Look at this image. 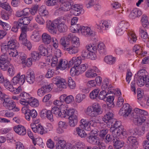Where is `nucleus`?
Masks as SVG:
<instances>
[{"label": "nucleus", "mask_w": 149, "mask_h": 149, "mask_svg": "<svg viewBox=\"0 0 149 149\" xmlns=\"http://www.w3.org/2000/svg\"><path fill=\"white\" fill-rule=\"evenodd\" d=\"M66 22V19L64 17L56 19L53 22L48 20L46 22V26L48 31L52 34L56 33L57 29L60 32H63L65 31L67 29Z\"/></svg>", "instance_id": "obj_1"}, {"label": "nucleus", "mask_w": 149, "mask_h": 149, "mask_svg": "<svg viewBox=\"0 0 149 149\" xmlns=\"http://www.w3.org/2000/svg\"><path fill=\"white\" fill-rule=\"evenodd\" d=\"M148 115V112L145 110L135 108L134 110L132 117L134 118L133 121L136 125H141L146 119L145 116Z\"/></svg>", "instance_id": "obj_2"}, {"label": "nucleus", "mask_w": 149, "mask_h": 149, "mask_svg": "<svg viewBox=\"0 0 149 149\" xmlns=\"http://www.w3.org/2000/svg\"><path fill=\"white\" fill-rule=\"evenodd\" d=\"M86 114L91 117H95L102 113L100 104L97 103H94L92 106H89L86 111Z\"/></svg>", "instance_id": "obj_3"}, {"label": "nucleus", "mask_w": 149, "mask_h": 149, "mask_svg": "<svg viewBox=\"0 0 149 149\" xmlns=\"http://www.w3.org/2000/svg\"><path fill=\"white\" fill-rule=\"evenodd\" d=\"M8 56L14 58L15 62L20 64L21 63L24 62L25 59L27 58L26 55L23 52L19 53L16 49H11L8 54Z\"/></svg>", "instance_id": "obj_4"}, {"label": "nucleus", "mask_w": 149, "mask_h": 149, "mask_svg": "<svg viewBox=\"0 0 149 149\" xmlns=\"http://www.w3.org/2000/svg\"><path fill=\"white\" fill-rule=\"evenodd\" d=\"M132 109L130 104L128 103L124 104L123 107L120 109L119 114L124 117H128L130 119L132 117L134 110L132 111Z\"/></svg>", "instance_id": "obj_5"}, {"label": "nucleus", "mask_w": 149, "mask_h": 149, "mask_svg": "<svg viewBox=\"0 0 149 149\" xmlns=\"http://www.w3.org/2000/svg\"><path fill=\"white\" fill-rule=\"evenodd\" d=\"M88 65L87 63L79 65L78 66H76V67L74 66L70 70V74L72 76L78 75L85 72L88 68Z\"/></svg>", "instance_id": "obj_6"}, {"label": "nucleus", "mask_w": 149, "mask_h": 149, "mask_svg": "<svg viewBox=\"0 0 149 149\" xmlns=\"http://www.w3.org/2000/svg\"><path fill=\"white\" fill-rule=\"evenodd\" d=\"M81 123L82 127L85 128L86 131H90L91 130V126L93 127H95L97 125V123L95 122V119L91 118V120L88 121L86 119H82L80 121Z\"/></svg>", "instance_id": "obj_7"}, {"label": "nucleus", "mask_w": 149, "mask_h": 149, "mask_svg": "<svg viewBox=\"0 0 149 149\" xmlns=\"http://www.w3.org/2000/svg\"><path fill=\"white\" fill-rule=\"evenodd\" d=\"M25 76L24 74L21 75L20 72H19L16 76L14 77L11 81L13 85L21 86L22 85L25 81Z\"/></svg>", "instance_id": "obj_8"}, {"label": "nucleus", "mask_w": 149, "mask_h": 149, "mask_svg": "<svg viewBox=\"0 0 149 149\" xmlns=\"http://www.w3.org/2000/svg\"><path fill=\"white\" fill-rule=\"evenodd\" d=\"M53 85L52 84H46L39 88L37 91V94L38 96L42 97L45 94L50 92L52 89Z\"/></svg>", "instance_id": "obj_9"}, {"label": "nucleus", "mask_w": 149, "mask_h": 149, "mask_svg": "<svg viewBox=\"0 0 149 149\" xmlns=\"http://www.w3.org/2000/svg\"><path fill=\"white\" fill-rule=\"evenodd\" d=\"M112 24L111 21L109 20L100 21L96 24L98 29L101 31L109 30Z\"/></svg>", "instance_id": "obj_10"}, {"label": "nucleus", "mask_w": 149, "mask_h": 149, "mask_svg": "<svg viewBox=\"0 0 149 149\" xmlns=\"http://www.w3.org/2000/svg\"><path fill=\"white\" fill-rule=\"evenodd\" d=\"M53 139L54 141H58L56 144V149H69L70 146L67 145L65 141L61 139L60 137L56 135Z\"/></svg>", "instance_id": "obj_11"}, {"label": "nucleus", "mask_w": 149, "mask_h": 149, "mask_svg": "<svg viewBox=\"0 0 149 149\" xmlns=\"http://www.w3.org/2000/svg\"><path fill=\"white\" fill-rule=\"evenodd\" d=\"M11 58L8 54H2L0 56V68L2 70H5L8 65L7 63L11 60Z\"/></svg>", "instance_id": "obj_12"}, {"label": "nucleus", "mask_w": 149, "mask_h": 149, "mask_svg": "<svg viewBox=\"0 0 149 149\" xmlns=\"http://www.w3.org/2000/svg\"><path fill=\"white\" fill-rule=\"evenodd\" d=\"M52 81V82L59 88H65L66 87L67 83L65 80L61 78L59 76L53 78Z\"/></svg>", "instance_id": "obj_13"}, {"label": "nucleus", "mask_w": 149, "mask_h": 149, "mask_svg": "<svg viewBox=\"0 0 149 149\" xmlns=\"http://www.w3.org/2000/svg\"><path fill=\"white\" fill-rule=\"evenodd\" d=\"M100 71L96 66H93L88 69L85 72L86 76L88 78H93L99 74Z\"/></svg>", "instance_id": "obj_14"}, {"label": "nucleus", "mask_w": 149, "mask_h": 149, "mask_svg": "<svg viewBox=\"0 0 149 149\" xmlns=\"http://www.w3.org/2000/svg\"><path fill=\"white\" fill-rule=\"evenodd\" d=\"M79 34L86 37L93 36L95 35L94 32L90 27L84 26H82L81 28Z\"/></svg>", "instance_id": "obj_15"}, {"label": "nucleus", "mask_w": 149, "mask_h": 149, "mask_svg": "<svg viewBox=\"0 0 149 149\" xmlns=\"http://www.w3.org/2000/svg\"><path fill=\"white\" fill-rule=\"evenodd\" d=\"M61 4L60 8L58 9L59 11H67L71 8L73 5V2L72 0L65 1L61 2Z\"/></svg>", "instance_id": "obj_16"}, {"label": "nucleus", "mask_w": 149, "mask_h": 149, "mask_svg": "<svg viewBox=\"0 0 149 149\" xmlns=\"http://www.w3.org/2000/svg\"><path fill=\"white\" fill-rule=\"evenodd\" d=\"M71 13L72 14L75 16H78L84 13V10L82 6L79 4H74L71 8Z\"/></svg>", "instance_id": "obj_17"}, {"label": "nucleus", "mask_w": 149, "mask_h": 149, "mask_svg": "<svg viewBox=\"0 0 149 149\" xmlns=\"http://www.w3.org/2000/svg\"><path fill=\"white\" fill-rule=\"evenodd\" d=\"M114 122V124L111 125V127L110 128V131L112 133V136L115 135L116 133L119 129H120L121 127V122L120 121H116V120L114 119L113 122Z\"/></svg>", "instance_id": "obj_18"}, {"label": "nucleus", "mask_w": 149, "mask_h": 149, "mask_svg": "<svg viewBox=\"0 0 149 149\" xmlns=\"http://www.w3.org/2000/svg\"><path fill=\"white\" fill-rule=\"evenodd\" d=\"M87 141L89 143L98 146L100 147L102 146L104 144L100 140L97 139V137L93 136H90L88 137Z\"/></svg>", "instance_id": "obj_19"}, {"label": "nucleus", "mask_w": 149, "mask_h": 149, "mask_svg": "<svg viewBox=\"0 0 149 149\" xmlns=\"http://www.w3.org/2000/svg\"><path fill=\"white\" fill-rule=\"evenodd\" d=\"M3 100V106L8 110L11 109L13 107H14V104L13 103L15 102L11 101L10 98L8 97L7 95L4 97V99L2 100Z\"/></svg>", "instance_id": "obj_20"}, {"label": "nucleus", "mask_w": 149, "mask_h": 149, "mask_svg": "<svg viewBox=\"0 0 149 149\" xmlns=\"http://www.w3.org/2000/svg\"><path fill=\"white\" fill-rule=\"evenodd\" d=\"M77 116L78 113L77 111L69 117V124L70 126L74 127L76 125L78 121Z\"/></svg>", "instance_id": "obj_21"}, {"label": "nucleus", "mask_w": 149, "mask_h": 149, "mask_svg": "<svg viewBox=\"0 0 149 149\" xmlns=\"http://www.w3.org/2000/svg\"><path fill=\"white\" fill-rule=\"evenodd\" d=\"M26 80L30 84H32L34 82V74L33 71L31 69H29L27 72Z\"/></svg>", "instance_id": "obj_22"}, {"label": "nucleus", "mask_w": 149, "mask_h": 149, "mask_svg": "<svg viewBox=\"0 0 149 149\" xmlns=\"http://www.w3.org/2000/svg\"><path fill=\"white\" fill-rule=\"evenodd\" d=\"M82 61L81 56H74L70 61L69 63V67L72 66L74 64V66H78L81 63Z\"/></svg>", "instance_id": "obj_23"}, {"label": "nucleus", "mask_w": 149, "mask_h": 149, "mask_svg": "<svg viewBox=\"0 0 149 149\" xmlns=\"http://www.w3.org/2000/svg\"><path fill=\"white\" fill-rule=\"evenodd\" d=\"M15 132L20 135H24L26 133V130L24 127L21 125H18L13 127Z\"/></svg>", "instance_id": "obj_24"}, {"label": "nucleus", "mask_w": 149, "mask_h": 149, "mask_svg": "<svg viewBox=\"0 0 149 149\" xmlns=\"http://www.w3.org/2000/svg\"><path fill=\"white\" fill-rule=\"evenodd\" d=\"M68 66L69 67V63L67 60L60 59L56 67L63 70H65Z\"/></svg>", "instance_id": "obj_25"}, {"label": "nucleus", "mask_w": 149, "mask_h": 149, "mask_svg": "<svg viewBox=\"0 0 149 149\" xmlns=\"http://www.w3.org/2000/svg\"><path fill=\"white\" fill-rule=\"evenodd\" d=\"M77 110L72 108L64 110L63 112H61V116L60 117L65 118L67 116L70 117Z\"/></svg>", "instance_id": "obj_26"}, {"label": "nucleus", "mask_w": 149, "mask_h": 149, "mask_svg": "<svg viewBox=\"0 0 149 149\" xmlns=\"http://www.w3.org/2000/svg\"><path fill=\"white\" fill-rule=\"evenodd\" d=\"M127 139L131 145L132 149H136L138 148L139 143L136 137L130 136Z\"/></svg>", "instance_id": "obj_27"}, {"label": "nucleus", "mask_w": 149, "mask_h": 149, "mask_svg": "<svg viewBox=\"0 0 149 149\" xmlns=\"http://www.w3.org/2000/svg\"><path fill=\"white\" fill-rule=\"evenodd\" d=\"M33 19V17L31 16H30L28 17H23L20 18L18 22L19 24H20L21 26H23L22 25H27L29 24L30 21Z\"/></svg>", "instance_id": "obj_28"}, {"label": "nucleus", "mask_w": 149, "mask_h": 149, "mask_svg": "<svg viewBox=\"0 0 149 149\" xmlns=\"http://www.w3.org/2000/svg\"><path fill=\"white\" fill-rule=\"evenodd\" d=\"M61 100H63L66 104H69L71 103L74 100V97L72 95H70L67 96L65 94L61 95Z\"/></svg>", "instance_id": "obj_29"}, {"label": "nucleus", "mask_w": 149, "mask_h": 149, "mask_svg": "<svg viewBox=\"0 0 149 149\" xmlns=\"http://www.w3.org/2000/svg\"><path fill=\"white\" fill-rule=\"evenodd\" d=\"M142 14L141 10L138 9H134L131 12L129 15V17L131 19H134L140 16Z\"/></svg>", "instance_id": "obj_30"}, {"label": "nucleus", "mask_w": 149, "mask_h": 149, "mask_svg": "<svg viewBox=\"0 0 149 149\" xmlns=\"http://www.w3.org/2000/svg\"><path fill=\"white\" fill-rule=\"evenodd\" d=\"M79 47L70 44V43L68 47L65 50L70 54H75L77 53L79 51Z\"/></svg>", "instance_id": "obj_31"}, {"label": "nucleus", "mask_w": 149, "mask_h": 149, "mask_svg": "<svg viewBox=\"0 0 149 149\" xmlns=\"http://www.w3.org/2000/svg\"><path fill=\"white\" fill-rule=\"evenodd\" d=\"M121 135L125 137H126L127 136L126 130L123 128V127H121L119 129L116 133L115 135H113L112 137L113 138L120 137Z\"/></svg>", "instance_id": "obj_32"}, {"label": "nucleus", "mask_w": 149, "mask_h": 149, "mask_svg": "<svg viewBox=\"0 0 149 149\" xmlns=\"http://www.w3.org/2000/svg\"><path fill=\"white\" fill-rule=\"evenodd\" d=\"M42 42L45 45H48L52 41V38L47 33H44L41 36Z\"/></svg>", "instance_id": "obj_33"}, {"label": "nucleus", "mask_w": 149, "mask_h": 149, "mask_svg": "<svg viewBox=\"0 0 149 149\" xmlns=\"http://www.w3.org/2000/svg\"><path fill=\"white\" fill-rule=\"evenodd\" d=\"M113 114L112 112H107L103 118V121L107 123H111L112 124L113 123V122L114 119L113 118Z\"/></svg>", "instance_id": "obj_34"}, {"label": "nucleus", "mask_w": 149, "mask_h": 149, "mask_svg": "<svg viewBox=\"0 0 149 149\" xmlns=\"http://www.w3.org/2000/svg\"><path fill=\"white\" fill-rule=\"evenodd\" d=\"M7 66L5 70H2L6 71L8 70L7 72L8 75L10 77H13L15 73V70L14 66L11 64H9L6 65Z\"/></svg>", "instance_id": "obj_35"}, {"label": "nucleus", "mask_w": 149, "mask_h": 149, "mask_svg": "<svg viewBox=\"0 0 149 149\" xmlns=\"http://www.w3.org/2000/svg\"><path fill=\"white\" fill-rule=\"evenodd\" d=\"M21 33L19 37V40L22 42H24L26 41V32L27 28L26 26H22L21 28Z\"/></svg>", "instance_id": "obj_36"}, {"label": "nucleus", "mask_w": 149, "mask_h": 149, "mask_svg": "<svg viewBox=\"0 0 149 149\" xmlns=\"http://www.w3.org/2000/svg\"><path fill=\"white\" fill-rule=\"evenodd\" d=\"M119 138L116 137L113 138V146L116 149L121 148L124 145V142L123 141H120L118 140Z\"/></svg>", "instance_id": "obj_37"}, {"label": "nucleus", "mask_w": 149, "mask_h": 149, "mask_svg": "<svg viewBox=\"0 0 149 149\" xmlns=\"http://www.w3.org/2000/svg\"><path fill=\"white\" fill-rule=\"evenodd\" d=\"M127 35L128 41L130 43H133L136 42L137 40L136 36L133 31H129Z\"/></svg>", "instance_id": "obj_38"}, {"label": "nucleus", "mask_w": 149, "mask_h": 149, "mask_svg": "<svg viewBox=\"0 0 149 149\" xmlns=\"http://www.w3.org/2000/svg\"><path fill=\"white\" fill-rule=\"evenodd\" d=\"M139 33L143 40L145 42H147L149 40V36L146 30L143 29L142 28H140Z\"/></svg>", "instance_id": "obj_39"}, {"label": "nucleus", "mask_w": 149, "mask_h": 149, "mask_svg": "<svg viewBox=\"0 0 149 149\" xmlns=\"http://www.w3.org/2000/svg\"><path fill=\"white\" fill-rule=\"evenodd\" d=\"M83 129L85 128L82 127L81 123L80 126L76 128V132L78 135L81 138H85L87 136V134Z\"/></svg>", "instance_id": "obj_40"}, {"label": "nucleus", "mask_w": 149, "mask_h": 149, "mask_svg": "<svg viewBox=\"0 0 149 149\" xmlns=\"http://www.w3.org/2000/svg\"><path fill=\"white\" fill-rule=\"evenodd\" d=\"M97 50L101 54H105L106 52V47L104 44L102 42H100L98 43Z\"/></svg>", "instance_id": "obj_41"}, {"label": "nucleus", "mask_w": 149, "mask_h": 149, "mask_svg": "<svg viewBox=\"0 0 149 149\" xmlns=\"http://www.w3.org/2000/svg\"><path fill=\"white\" fill-rule=\"evenodd\" d=\"M116 58L111 55L107 56L104 58L105 62L109 65H113L116 62Z\"/></svg>", "instance_id": "obj_42"}, {"label": "nucleus", "mask_w": 149, "mask_h": 149, "mask_svg": "<svg viewBox=\"0 0 149 149\" xmlns=\"http://www.w3.org/2000/svg\"><path fill=\"white\" fill-rule=\"evenodd\" d=\"M7 44L11 49H16L19 46V44L17 41L13 39L9 40Z\"/></svg>", "instance_id": "obj_43"}, {"label": "nucleus", "mask_w": 149, "mask_h": 149, "mask_svg": "<svg viewBox=\"0 0 149 149\" xmlns=\"http://www.w3.org/2000/svg\"><path fill=\"white\" fill-rule=\"evenodd\" d=\"M141 22L144 28L146 29L149 28V22L147 16L143 15L142 17Z\"/></svg>", "instance_id": "obj_44"}, {"label": "nucleus", "mask_w": 149, "mask_h": 149, "mask_svg": "<svg viewBox=\"0 0 149 149\" xmlns=\"http://www.w3.org/2000/svg\"><path fill=\"white\" fill-rule=\"evenodd\" d=\"M130 26L129 23L127 21L123 20L120 22L118 24V26L126 31Z\"/></svg>", "instance_id": "obj_45"}, {"label": "nucleus", "mask_w": 149, "mask_h": 149, "mask_svg": "<svg viewBox=\"0 0 149 149\" xmlns=\"http://www.w3.org/2000/svg\"><path fill=\"white\" fill-rule=\"evenodd\" d=\"M40 35L39 32L38 31H33L31 36V40L34 42H38L39 40Z\"/></svg>", "instance_id": "obj_46"}, {"label": "nucleus", "mask_w": 149, "mask_h": 149, "mask_svg": "<svg viewBox=\"0 0 149 149\" xmlns=\"http://www.w3.org/2000/svg\"><path fill=\"white\" fill-rule=\"evenodd\" d=\"M82 26L78 24L72 25L70 27V31L73 33L77 32L79 33V31L81 30Z\"/></svg>", "instance_id": "obj_47"}, {"label": "nucleus", "mask_w": 149, "mask_h": 149, "mask_svg": "<svg viewBox=\"0 0 149 149\" xmlns=\"http://www.w3.org/2000/svg\"><path fill=\"white\" fill-rule=\"evenodd\" d=\"M148 73L147 71L145 69H143L139 70L137 74H136L135 76L140 77L141 78H146L148 77Z\"/></svg>", "instance_id": "obj_48"}, {"label": "nucleus", "mask_w": 149, "mask_h": 149, "mask_svg": "<svg viewBox=\"0 0 149 149\" xmlns=\"http://www.w3.org/2000/svg\"><path fill=\"white\" fill-rule=\"evenodd\" d=\"M39 15L41 16H46L48 15V12L46 9L45 6H42L39 9Z\"/></svg>", "instance_id": "obj_49"}, {"label": "nucleus", "mask_w": 149, "mask_h": 149, "mask_svg": "<svg viewBox=\"0 0 149 149\" xmlns=\"http://www.w3.org/2000/svg\"><path fill=\"white\" fill-rule=\"evenodd\" d=\"M38 49L42 56H45L47 54L48 50L44 45H40L38 47Z\"/></svg>", "instance_id": "obj_50"}, {"label": "nucleus", "mask_w": 149, "mask_h": 149, "mask_svg": "<svg viewBox=\"0 0 149 149\" xmlns=\"http://www.w3.org/2000/svg\"><path fill=\"white\" fill-rule=\"evenodd\" d=\"M30 105L33 107H36L39 106V103L38 100L33 97H31L29 101Z\"/></svg>", "instance_id": "obj_51"}, {"label": "nucleus", "mask_w": 149, "mask_h": 149, "mask_svg": "<svg viewBox=\"0 0 149 149\" xmlns=\"http://www.w3.org/2000/svg\"><path fill=\"white\" fill-rule=\"evenodd\" d=\"M11 50L8 44L7 45L2 44L1 46V51L4 54H8Z\"/></svg>", "instance_id": "obj_52"}, {"label": "nucleus", "mask_w": 149, "mask_h": 149, "mask_svg": "<svg viewBox=\"0 0 149 149\" xmlns=\"http://www.w3.org/2000/svg\"><path fill=\"white\" fill-rule=\"evenodd\" d=\"M35 21L38 24L40 25H43L45 23V21L41 16L40 15H38L35 16L34 17Z\"/></svg>", "instance_id": "obj_53"}, {"label": "nucleus", "mask_w": 149, "mask_h": 149, "mask_svg": "<svg viewBox=\"0 0 149 149\" xmlns=\"http://www.w3.org/2000/svg\"><path fill=\"white\" fill-rule=\"evenodd\" d=\"M4 86L6 88L10 91H13V86L10 84L9 80L7 79H4L3 81Z\"/></svg>", "instance_id": "obj_54"}, {"label": "nucleus", "mask_w": 149, "mask_h": 149, "mask_svg": "<svg viewBox=\"0 0 149 149\" xmlns=\"http://www.w3.org/2000/svg\"><path fill=\"white\" fill-rule=\"evenodd\" d=\"M86 96L85 95L79 93L76 95L75 97V101L77 103L81 102L85 98Z\"/></svg>", "instance_id": "obj_55"}, {"label": "nucleus", "mask_w": 149, "mask_h": 149, "mask_svg": "<svg viewBox=\"0 0 149 149\" xmlns=\"http://www.w3.org/2000/svg\"><path fill=\"white\" fill-rule=\"evenodd\" d=\"M100 91L99 88L95 89L93 90L90 94V97L91 99H94L97 97Z\"/></svg>", "instance_id": "obj_56"}, {"label": "nucleus", "mask_w": 149, "mask_h": 149, "mask_svg": "<svg viewBox=\"0 0 149 149\" xmlns=\"http://www.w3.org/2000/svg\"><path fill=\"white\" fill-rule=\"evenodd\" d=\"M52 113L54 114L56 116L58 117H60L61 116V111L59 108L57 107H54L51 110Z\"/></svg>", "instance_id": "obj_57"}, {"label": "nucleus", "mask_w": 149, "mask_h": 149, "mask_svg": "<svg viewBox=\"0 0 149 149\" xmlns=\"http://www.w3.org/2000/svg\"><path fill=\"white\" fill-rule=\"evenodd\" d=\"M68 84L69 87L71 89H74L76 87V84L72 77H69L68 78Z\"/></svg>", "instance_id": "obj_58"}, {"label": "nucleus", "mask_w": 149, "mask_h": 149, "mask_svg": "<svg viewBox=\"0 0 149 149\" xmlns=\"http://www.w3.org/2000/svg\"><path fill=\"white\" fill-rule=\"evenodd\" d=\"M21 99L24 100H29L31 98L30 95L26 93L23 92L21 93L19 95Z\"/></svg>", "instance_id": "obj_59"}, {"label": "nucleus", "mask_w": 149, "mask_h": 149, "mask_svg": "<svg viewBox=\"0 0 149 149\" xmlns=\"http://www.w3.org/2000/svg\"><path fill=\"white\" fill-rule=\"evenodd\" d=\"M114 100V96L113 95L108 96L106 99V102L108 105H109V107H111L114 104L113 100Z\"/></svg>", "instance_id": "obj_60"}, {"label": "nucleus", "mask_w": 149, "mask_h": 149, "mask_svg": "<svg viewBox=\"0 0 149 149\" xmlns=\"http://www.w3.org/2000/svg\"><path fill=\"white\" fill-rule=\"evenodd\" d=\"M71 45L79 47L80 45L79 38L76 36L72 37Z\"/></svg>", "instance_id": "obj_61"}, {"label": "nucleus", "mask_w": 149, "mask_h": 149, "mask_svg": "<svg viewBox=\"0 0 149 149\" xmlns=\"http://www.w3.org/2000/svg\"><path fill=\"white\" fill-rule=\"evenodd\" d=\"M40 54L37 51H33L31 53V58L33 61L38 60L39 59Z\"/></svg>", "instance_id": "obj_62"}, {"label": "nucleus", "mask_w": 149, "mask_h": 149, "mask_svg": "<svg viewBox=\"0 0 149 149\" xmlns=\"http://www.w3.org/2000/svg\"><path fill=\"white\" fill-rule=\"evenodd\" d=\"M0 6L3 9L6 10L7 11L11 12L12 11V10L11 9L10 6L9 4L6 2H3L1 3Z\"/></svg>", "instance_id": "obj_63"}, {"label": "nucleus", "mask_w": 149, "mask_h": 149, "mask_svg": "<svg viewBox=\"0 0 149 149\" xmlns=\"http://www.w3.org/2000/svg\"><path fill=\"white\" fill-rule=\"evenodd\" d=\"M86 48L89 52H95L97 50V47L94 44H88Z\"/></svg>", "instance_id": "obj_64"}]
</instances>
